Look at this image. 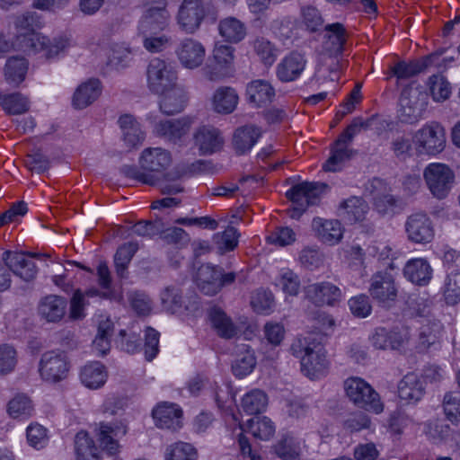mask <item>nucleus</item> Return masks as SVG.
I'll use <instances>...</instances> for the list:
<instances>
[{"label":"nucleus","mask_w":460,"mask_h":460,"mask_svg":"<svg viewBox=\"0 0 460 460\" xmlns=\"http://www.w3.org/2000/svg\"><path fill=\"white\" fill-rule=\"evenodd\" d=\"M268 405L267 394L260 390L253 389L242 399V408L249 415L260 414Z\"/></svg>","instance_id":"obj_43"},{"label":"nucleus","mask_w":460,"mask_h":460,"mask_svg":"<svg viewBox=\"0 0 460 460\" xmlns=\"http://www.w3.org/2000/svg\"><path fill=\"white\" fill-rule=\"evenodd\" d=\"M198 452L190 443L177 442L169 446L165 452V460H196Z\"/></svg>","instance_id":"obj_53"},{"label":"nucleus","mask_w":460,"mask_h":460,"mask_svg":"<svg viewBox=\"0 0 460 460\" xmlns=\"http://www.w3.org/2000/svg\"><path fill=\"white\" fill-rule=\"evenodd\" d=\"M444 411L452 423L460 421V393H447L443 400Z\"/></svg>","instance_id":"obj_60"},{"label":"nucleus","mask_w":460,"mask_h":460,"mask_svg":"<svg viewBox=\"0 0 460 460\" xmlns=\"http://www.w3.org/2000/svg\"><path fill=\"white\" fill-rule=\"evenodd\" d=\"M221 276V267L210 264L201 265L197 271L196 283L199 290L208 296L219 292L218 279Z\"/></svg>","instance_id":"obj_26"},{"label":"nucleus","mask_w":460,"mask_h":460,"mask_svg":"<svg viewBox=\"0 0 460 460\" xmlns=\"http://www.w3.org/2000/svg\"><path fill=\"white\" fill-rule=\"evenodd\" d=\"M351 314L358 318H365L371 314L372 305L367 295H358L351 297L349 302Z\"/></svg>","instance_id":"obj_61"},{"label":"nucleus","mask_w":460,"mask_h":460,"mask_svg":"<svg viewBox=\"0 0 460 460\" xmlns=\"http://www.w3.org/2000/svg\"><path fill=\"white\" fill-rule=\"evenodd\" d=\"M303 22L311 31H317L323 26V19L319 10L314 6H305L301 10Z\"/></svg>","instance_id":"obj_64"},{"label":"nucleus","mask_w":460,"mask_h":460,"mask_svg":"<svg viewBox=\"0 0 460 460\" xmlns=\"http://www.w3.org/2000/svg\"><path fill=\"white\" fill-rule=\"evenodd\" d=\"M443 294L447 305H454L460 302V270L447 274Z\"/></svg>","instance_id":"obj_56"},{"label":"nucleus","mask_w":460,"mask_h":460,"mask_svg":"<svg viewBox=\"0 0 460 460\" xmlns=\"http://www.w3.org/2000/svg\"><path fill=\"white\" fill-rule=\"evenodd\" d=\"M238 103V95L234 89L222 86L216 90L212 105L216 112L221 114L232 113Z\"/></svg>","instance_id":"obj_38"},{"label":"nucleus","mask_w":460,"mask_h":460,"mask_svg":"<svg viewBox=\"0 0 460 460\" xmlns=\"http://www.w3.org/2000/svg\"><path fill=\"white\" fill-rule=\"evenodd\" d=\"M290 351L300 359L301 370L310 379L325 375L329 367L326 350L312 335L296 338L290 346Z\"/></svg>","instance_id":"obj_2"},{"label":"nucleus","mask_w":460,"mask_h":460,"mask_svg":"<svg viewBox=\"0 0 460 460\" xmlns=\"http://www.w3.org/2000/svg\"><path fill=\"white\" fill-rule=\"evenodd\" d=\"M426 323H422L420 329V343L425 347L435 344L439 341L443 332V326L439 321L437 320H426Z\"/></svg>","instance_id":"obj_49"},{"label":"nucleus","mask_w":460,"mask_h":460,"mask_svg":"<svg viewBox=\"0 0 460 460\" xmlns=\"http://www.w3.org/2000/svg\"><path fill=\"white\" fill-rule=\"evenodd\" d=\"M38 368L42 380L57 384L67 377L70 361L64 351L49 350L41 355Z\"/></svg>","instance_id":"obj_6"},{"label":"nucleus","mask_w":460,"mask_h":460,"mask_svg":"<svg viewBox=\"0 0 460 460\" xmlns=\"http://www.w3.org/2000/svg\"><path fill=\"white\" fill-rule=\"evenodd\" d=\"M429 96L420 84L411 83L404 87L399 99L397 117L406 124H414L422 119L428 106Z\"/></svg>","instance_id":"obj_4"},{"label":"nucleus","mask_w":460,"mask_h":460,"mask_svg":"<svg viewBox=\"0 0 460 460\" xmlns=\"http://www.w3.org/2000/svg\"><path fill=\"white\" fill-rule=\"evenodd\" d=\"M304 293L305 298L316 306L334 305L342 296L341 290L328 281L307 285Z\"/></svg>","instance_id":"obj_16"},{"label":"nucleus","mask_w":460,"mask_h":460,"mask_svg":"<svg viewBox=\"0 0 460 460\" xmlns=\"http://www.w3.org/2000/svg\"><path fill=\"white\" fill-rule=\"evenodd\" d=\"M17 364V352L9 344L0 345V375H7L13 371Z\"/></svg>","instance_id":"obj_59"},{"label":"nucleus","mask_w":460,"mask_h":460,"mask_svg":"<svg viewBox=\"0 0 460 460\" xmlns=\"http://www.w3.org/2000/svg\"><path fill=\"white\" fill-rule=\"evenodd\" d=\"M102 93L99 79L92 78L81 84L74 93L72 103L75 109H84L93 103Z\"/></svg>","instance_id":"obj_24"},{"label":"nucleus","mask_w":460,"mask_h":460,"mask_svg":"<svg viewBox=\"0 0 460 460\" xmlns=\"http://www.w3.org/2000/svg\"><path fill=\"white\" fill-rule=\"evenodd\" d=\"M119 125L122 133V139L128 148L141 145L145 139V133L138 121L129 114L119 117Z\"/></svg>","instance_id":"obj_29"},{"label":"nucleus","mask_w":460,"mask_h":460,"mask_svg":"<svg viewBox=\"0 0 460 460\" xmlns=\"http://www.w3.org/2000/svg\"><path fill=\"white\" fill-rule=\"evenodd\" d=\"M181 410L173 403L161 402L152 411L156 427L176 430L181 427Z\"/></svg>","instance_id":"obj_20"},{"label":"nucleus","mask_w":460,"mask_h":460,"mask_svg":"<svg viewBox=\"0 0 460 460\" xmlns=\"http://www.w3.org/2000/svg\"><path fill=\"white\" fill-rule=\"evenodd\" d=\"M138 250V244L136 242H128L120 245L114 255V265L117 276L119 279H127L128 275V268Z\"/></svg>","instance_id":"obj_40"},{"label":"nucleus","mask_w":460,"mask_h":460,"mask_svg":"<svg viewBox=\"0 0 460 460\" xmlns=\"http://www.w3.org/2000/svg\"><path fill=\"white\" fill-rule=\"evenodd\" d=\"M171 154L161 147H148L142 151L139 157L140 168L136 165H123L120 168L125 177L137 182L156 185L164 172L171 165Z\"/></svg>","instance_id":"obj_1"},{"label":"nucleus","mask_w":460,"mask_h":460,"mask_svg":"<svg viewBox=\"0 0 460 460\" xmlns=\"http://www.w3.org/2000/svg\"><path fill=\"white\" fill-rule=\"evenodd\" d=\"M423 177L431 194L438 199L447 198L455 183V173L445 164H429L424 169Z\"/></svg>","instance_id":"obj_7"},{"label":"nucleus","mask_w":460,"mask_h":460,"mask_svg":"<svg viewBox=\"0 0 460 460\" xmlns=\"http://www.w3.org/2000/svg\"><path fill=\"white\" fill-rule=\"evenodd\" d=\"M404 277L419 286L427 285L432 277V269L429 263L421 258L409 261L403 269Z\"/></svg>","instance_id":"obj_31"},{"label":"nucleus","mask_w":460,"mask_h":460,"mask_svg":"<svg viewBox=\"0 0 460 460\" xmlns=\"http://www.w3.org/2000/svg\"><path fill=\"white\" fill-rule=\"evenodd\" d=\"M127 433L126 427L122 424H108L102 422L100 424L99 440L101 446L110 455H114L118 452L119 444L115 438L123 436Z\"/></svg>","instance_id":"obj_36"},{"label":"nucleus","mask_w":460,"mask_h":460,"mask_svg":"<svg viewBox=\"0 0 460 460\" xmlns=\"http://www.w3.org/2000/svg\"><path fill=\"white\" fill-rule=\"evenodd\" d=\"M209 317L217 333L224 339H231L236 334V328L232 320L220 308H212Z\"/></svg>","instance_id":"obj_42"},{"label":"nucleus","mask_w":460,"mask_h":460,"mask_svg":"<svg viewBox=\"0 0 460 460\" xmlns=\"http://www.w3.org/2000/svg\"><path fill=\"white\" fill-rule=\"evenodd\" d=\"M75 450L77 460H99L100 451L85 431H79L75 438Z\"/></svg>","instance_id":"obj_41"},{"label":"nucleus","mask_w":460,"mask_h":460,"mask_svg":"<svg viewBox=\"0 0 460 460\" xmlns=\"http://www.w3.org/2000/svg\"><path fill=\"white\" fill-rule=\"evenodd\" d=\"M161 94L160 110L166 115L181 112L188 100L186 92L178 84Z\"/></svg>","instance_id":"obj_32"},{"label":"nucleus","mask_w":460,"mask_h":460,"mask_svg":"<svg viewBox=\"0 0 460 460\" xmlns=\"http://www.w3.org/2000/svg\"><path fill=\"white\" fill-rule=\"evenodd\" d=\"M33 411V403L25 394H17L7 404V412L13 419L29 418Z\"/></svg>","instance_id":"obj_44"},{"label":"nucleus","mask_w":460,"mask_h":460,"mask_svg":"<svg viewBox=\"0 0 460 460\" xmlns=\"http://www.w3.org/2000/svg\"><path fill=\"white\" fill-rule=\"evenodd\" d=\"M189 129V123L184 119H170L161 121L156 126V131L159 135L167 137L170 140H176L185 135Z\"/></svg>","instance_id":"obj_47"},{"label":"nucleus","mask_w":460,"mask_h":460,"mask_svg":"<svg viewBox=\"0 0 460 460\" xmlns=\"http://www.w3.org/2000/svg\"><path fill=\"white\" fill-rule=\"evenodd\" d=\"M368 210L367 204L358 197H350L339 207L340 216L349 223L362 221Z\"/></svg>","instance_id":"obj_37"},{"label":"nucleus","mask_w":460,"mask_h":460,"mask_svg":"<svg viewBox=\"0 0 460 460\" xmlns=\"http://www.w3.org/2000/svg\"><path fill=\"white\" fill-rule=\"evenodd\" d=\"M429 89L435 102H444L451 94L449 82L442 75H433L429 78Z\"/></svg>","instance_id":"obj_52"},{"label":"nucleus","mask_w":460,"mask_h":460,"mask_svg":"<svg viewBox=\"0 0 460 460\" xmlns=\"http://www.w3.org/2000/svg\"><path fill=\"white\" fill-rule=\"evenodd\" d=\"M445 53V49H438L430 55L425 57L420 61L405 62L399 61L390 67V74L388 78L395 76L398 80L409 79L430 66H441L447 62H452L453 58H443L441 56Z\"/></svg>","instance_id":"obj_10"},{"label":"nucleus","mask_w":460,"mask_h":460,"mask_svg":"<svg viewBox=\"0 0 460 460\" xmlns=\"http://www.w3.org/2000/svg\"><path fill=\"white\" fill-rule=\"evenodd\" d=\"M370 295L383 306H390L397 297L393 276L386 271H377L371 278Z\"/></svg>","instance_id":"obj_15"},{"label":"nucleus","mask_w":460,"mask_h":460,"mask_svg":"<svg viewBox=\"0 0 460 460\" xmlns=\"http://www.w3.org/2000/svg\"><path fill=\"white\" fill-rule=\"evenodd\" d=\"M160 333L152 327H147L145 332V357L148 361L153 360L159 351Z\"/></svg>","instance_id":"obj_62"},{"label":"nucleus","mask_w":460,"mask_h":460,"mask_svg":"<svg viewBox=\"0 0 460 460\" xmlns=\"http://www.w3.org/2000/svg\"><path fill=\"white\" fill-rule=\"evenodd\" d=\"M344 389L347 396L358 407L375 413L383 411L384 405L379 394L362 378H348L344 383Z\"/></svg>","instance_id":"obj_5"},{"label":"nucleus","mask_w":460,"mask_h":460,"mask_svg":"<svg viewBox=\"0 0 460 460\" xmlns=\"http://www.w3.org/2000/svg\"><path fill=\"white\" fill-rule=\"evenodd\" d=\"M195 145L201 155H210L218 151L223 138L215 128L202 127L194 135Z\"/></svg>","instance_id":"obj_28"},{"label":"nucleus","mask_w":460,"mask_h":460,"mask_svg":"<svg viewBox=\"0 0 460 460\" xmlns=\"http://www.w3.org/2000/svg\"><path fill=\"white\" fill-rule=\"evenodd\" d=\"M27 440L36 449L43 448L48 444L47 429L41 425H30L27 428Z\"/></svg>","instance_id":"obj_63"},{"label":"nucleus","mask_w":460,"mask_h":460,"mask_svg":"<svg viewBox=\"0 0 460 460\" xmlns=\"http://www.w3.org/2000/svg\"><path fill=\"white\" fill-rule=\"evenodd\" d=\"M261 136V128L254 125H245L236 128L232 140L235 153L242 155L250 152Z\"/></svg>","instance_id":"obj_25"},{"label":"nucleus","mask_w":460,"mask_h":460,"mask_svg":"<svg viewBox=\"0 0 460 460\" xmlns=\"http://www.w3.org/2000/svg\"><path fill=\"white\" fill-rule=\"evenodd\" d=\"M160 298L164 309L171 314L181 312L182 309L195 310L198 307L196 303L191 305H186L181 289L175 285L164 288L160 294Z\"/></svg>","instance_id":"obj_30"},{"label":"nucleus","mask_w":460,"mask_h":460,"mask_svg":"<svg viewBox=\"0 0 460 460\" xmlns=\"http://www.w3.org/2000/svg\"><path fill=\"white\" fill-rule=\"evenodd\" d=\"M375 118L371 117L364 120L361 117H356L352 119L351 123L337 138V144H349L352 142L355 136L359 134L362 130H367L372 126Z\"/></svg>","instance_id":"obj_54"},{"label":"nucleus","mask_w":460,"mask_h":460,"mask_svg":"<svg viewBox=\"0 0 460 460\" xmlns=\"http://www.w3.org/2000/svg\"><path fill=\"white\" fill-rule=\"evenodd\" d=\"M306 59L299 52L293 51L287 55L277 66L276 75L283 83L296 80L305 70Z\"/></svg>","instance_id":"obj_19"},{"label":"nucleus","mask_w":460,"mask_h":460,"mask_svg":"<svg viewBox=\"0 0 460 460\" xmlns=\"http://www.w3.org/2000/svg\"><path fill=\"white\" fill-rule=\"evenodd\" d=\"M105 367L99 361L85 365L80 373L82 383L90 389H97L102 386L107 380Z\"/></svg>","instance_id":"obj_39"},{"label":"nucleus","mask_w":460,"mask_h":460,"mask_svg":"<svg viewBox=\"0 0 460 460\" xmlns=\"http://www.w3.org/2000/svg\"><path fill=\"white\" fill-rule=\"evenodd\" d=\"M256 365V358L253 351L245 349L243 353L239 354L232 364L233 374L242 378L246 376L253 370Z\"/></svg>","instance_id":"obj_55"},{"label":"nucleus","mask_w":460,"mask_h":460,"mask_svg":"<svg viewBox=\"0 0 460 460\" xmlns=\"http://www.w3.org/2000/svg\"><path fill=\"white\" fill-rule=\"evenodd\" d=\"M352 154L353 150L348 148V144L338 145L336 140L332 150V155L324 163L323 168L327 172L340 171L344 162L349 160Z\"/></svg>","instance_id":"obj_46"},{"label":"nucleus","mask_w":460,"mask_h":460,"mask_svg":"<svg viewBox=\"0 0 460 460\" xmlns=\"http://www.w3.org/2000/svg\"><path fill=\"white\" fill-rule=\"evenodd\" d=\"M323 49L330 56L337 57L343 52L348 33L343 24L334 22L324 27Z\"/></svg>","instance_id":"obj_23"},{"label":"nucleus","mask_w":460,"mask_h":460,"mask_svg":"<svg viewBox=\"0 0 460 460\" xmlns=\"http://www.w3.org/2000/svg\"><path fill=\"white\" fill-rule=\"evenodd\" d=\"M253 49L266 66H271L277 58L276 49L273 45L265 38L254 40Z\"/></svg>","instance_id":"obj_58"},{"label":"nucleus","mask_w":460,"mask_h":460,"mask_svg":"<svg viewBox=\"0 0 460 460\" xmlns=\"http://www.w3.org/2000/svg\"><path fill=\"white\" fill-rule=\"evenodd\" d=\"M146 75L148 88L155 93H164L177 85L175 69L163 59H152L147 66Z\"/></svg>","instance_id":"obj_9"},{"label":"nucleus","mask_w":460,"mask_h":460,"mask_svg":"<svg viewBox=\"0 0 460 460\" xmlns=\"http://www.w3.org/2000/svg\"><path fill=\"white\" fill-rule=\"evenodd\" d=\"M176 18L182 31L194 33L205 19L215 22L218 18V10L213 4L204 0H182Z\"/></svg>","instance_id":"obj_3"},{"label":"nucleus","mask_w":460,"mask_h":460,"mask_svg":"<svg viewBox=\"0 0 460 460\" xmlns=\"http://www.w3.org/2000/svg\"><path fill=\"white\" fill-rule=\"evenodd\" d=\"M246 95L249 103L256 108H261L270 104L276 93L270 82L257 79L247 84Z\"/></svg>","instance_id":"obj_22"},{"label":"nucleus","mask_w":460,"mask_h":460,"mask_svg":"<svg viewBox=\"0 0 460 460\" xmlns=\"http://www.w3.org/2000/svg\"><path fill=\"white\" fill-rule=\"evenodd\" d=\"M366 191L372 197L374 207L381 215H394L402 208V200L390 193L381 179L374 178L368 181Z\"/></svg>","instance_id":"obj_11"},{"label":"nucleus","mask_w":460,"mask_h":460,"mask_svg":"<svg viewBox=\"0 0 460 460\" xmlns=\"http://www.w3.org/2000/svg\"><path fill=\"white\" fill-rule=\"evenodd\" d=\"M176 53L183 66L193 69L202 64L205 49L199 42L192 39H185L179 44Z\"/></svg>","instance_id":"obj_21"},{"label":"nucleus","mask_w":460,"mask_h":460,"mask_svg":"<svg viewBox=\"0 0 460 460\" xmlns=\"http://www.w3.org/2000/svg\"><path fill=\"white\" fill-rule=\"evenodd\" d=\"M404 228L408 240L414 243H429L435 236L432 221L423 212H416L410 215L405 221Z\"/></svg>","instance_id":"obj_14"},{"label":"nucleus","mask_w":460,"mask_h":460,"mask_svg":"<svg viewBox=\"0 0 460 460\" xmlns=\"http://www.w3.org/2000/svg\"><path fill=\"white\" fill-rule=\"evenodd\" d=\"M218 32L225 41L235 44L245 38L247 29L242 21L229 16L219 22Z\"/></svg>","instance_id":"obj_35"},{"label":"nucleus","mask_w":460,"mask_h":460,"mask_svg":"<svg viewBox=\"0 0 460 460\" xmlns=\"http://www.w3.org/2000/svg\"><path fill=\"white\" fill-rule=\"evenodd\" d=\"M248 431L261 440L270 439L275 433L273 422L267 417L251 419L247 421Z\"/></svg>","instance_id":"obj_50"},{"label":"nucleus","mask_w":460,"mask_h":460,"mask_svg":"<svg viewBox=\"0 0 460 460\" xmlns=\"http://www.w3.org/2000/svg\"><path fill=\"white\" fill-rule=\"evenodd\" d=\"M413 142L419 155H437L445 147V130L436 123L424 126L415 133Z\"/></svg>","instance_id":"obj_12"},{"label":"nucleus","mask_w":460,"mask_h":460,"mask_svg":"<svg viewBox=\"0 0 460 460\" xmlns=\"http://www.w3.org/2000/svg\"><path fill=\"white\" fill-rule=\"evenodd\" d=\"M156 4L145 11L139 21L138 31L142 36L156 35L168 24L170 13L166 0H156Z\"/></svg>","instance_id":"obj_13"},{"label":"nucleus","mask_w":460,"mask_h":460,"mask_svg":"<svg viewBox=\"0 0 460 460\" xmlns=\"http://www.w3.org/2000/svg\"><path fill=\"white\" fill-rule=\"evenodd\" d=\"M128 300L133 311L139 316H146L152 311L153 302L144 291L133 290L127 294Z\"/></svg>","instance_id":"obj_51"},{"label":"nucleus","mask_w":460,"mask_h":460,"mask_svg":"<svg viewBox=\"0 0 460 460\" xmlns=\"http://www.w3.org/2000/svg\"><path fill=\"white\" fill-rule=\"evenodd\" d=\"M325 188L326 184L319 182H302L290 188L286 196L296 204V207L290 212V217L297 218L307 207L315 205Z\"/></svg>","instance_id":"obj_8"},{"label":"nucleus","mask_w":460,"mask_h":460,"mask_svg":"<svg viewBox=\"0 0 460 460\" xmlns=\"http://www.w3.org/2000/svg\"><path fill=\"white\" fill-rule=\"evenodd\" d=\"M314 230L322 242L333 245L342 238L341 225L338 220L314 218L312 223Z\"/></svg>","instance_id":"obj_34"},{"label":"nucleus","mask_w":460,"mask_h":460,"mask_svg":"<svg viewBox=\"0 0 460 460\" xmlns=\"http://www.w3.org/2000/svg\"><path fill=\"white\" fill-rule=\"evenodd\" d=\"M0 105L8 114H22L30 109L27 97L20 93H0Z\"/></svg>","instance_id":"obj_45"},{"label":"nucleus","mask_w":460,"mask_h":460,"mask_svg":"<svg viewBox=\"0 0 460 460\" xmlns=\"http://www.w3.org/2000/svg\"><path fill=\"white\" fill-rule=\"evenodd\" d=\"M29 62L21 56L11 57L4 67L5 82L13 87H18L24 80L28 72Z\"/></svg>","instance_id":"obj_33"},{"label":"nucleus","mask_w":460,"mask_h":460,"mask_svg":"<svg viewBox=\"0 0 460 460\" xmlns=\"http://www.w3.org/2000/svg\"><path fill=\"white\" fill-rule=\"evenodd\" d=\"M2 260L9 272L13 271L24 281L29 282L36 278L38 271L36 264L26 253L5 251L2 255Z\"/></svg>","instance_id":"obj_17"},{"label":"nucleus","mask_w":460,"mask_h":460,"mask_svg":"<svg viewBox=\"0 0 460 460\" xmlns=\"http://www.w3.org/2000/svg\"><path fill=\"white\" fill-rule=\"evenodd\" d=\"M67 300L58 295H47L38 304V314L47 323H59L66 315Z\"/></svg>","instance_id":"obj_18"},{"label":"nucleus","mask_w":460,"mask_h":460,"mask_svg":"<svg viewBox=\"0 0 460 460\" xmlns=\"http://www.w3.org/2000/svg\"><path fill=\"white\" fill-rule=\"evenodd\" d=\"M214 241L219 252L233 251L238 244V233L234 226H228L224 232L215 234Z\"/></svg>","instance_id":"obj_57"},{"label":"nucleus","mask_w":460,"mask_h":460,"mask_svg":"<svg viewBox=\"0 0 460 460\" xmlns=\"http://www.w3.org/2000/svg\"><path fill=\"white\" fill-rule=\"evenodd\" d=\"M276 455L282 460H299V443L290 436L283 437L274 447Z\"/></svg>","instance_id":"obj_48"},{"label":"nucleus","mask_w":460,"mask_h":460,"mask_svg":"<svg viewBox=\"0 0 460 460\" xmlns=\"http://www.w3.org/2000/svg\"><path fill=\"white\" fill-rule=\"evenodd\" d=\"M424 394V384L415 373H408L398 384V395L401 400L415 403Z\"/></svg>","instance_id":"obj_27"}]
</instances>
